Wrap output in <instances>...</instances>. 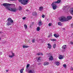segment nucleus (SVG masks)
<instances>
[{"mask_svg":"<svg viewBox=\"0 0 73 73\" xmlns=\"http://www.w3.org/2000/svg\"><path fill=\"white\" fill-rule=\"evenodd\" d=\"M3 6L4 7H6V8L7 10H9V11H11V12H16L17 11V9H16V8L15 7L14 8H9L8 7V6H9V5H11L13 7H15V5L14 4H9L7 3H3Z\"/></svg>","mask_w":73,"mask_h":73,"instance_id":"f257e3e1","label":"nucleus"},{"mask_svg":"<svg viewBox=\"0 0 73 73\" xmlns=\"http://www.w3.org/2000/svg\"><path fill=\"white\" fill-rule=\"evenodd\" d=\"M59 20L60 21H61L62 22L68 21L67 19L64 17H61L59 18Z\"/></svg>","mask_w":73,"mask_h":73,"instance_id":"f03ea898","label":"nucleus"},{"mask_svg":"<svg viewBox=\"0 0 73 73\" xmlns=\"http://www.w3.org/2000/svg\"><path fill=\"white\" fill-rule=\"evenodd\" d=\"M28 0H23V1L22 0H19V2H21V4L23 5H26L28 3Z\"/></svg>","mask_w":73,"mask_h":73,"instance_id":"7ed1b4c3","label":"nucleus"},{"mask_svg":"<svg viewBox=\"0 0 73 73\" xmlns=\"http://www.w3.org/2000/svg\"><path fill=\"white\" fill-rule=\"evenodd\" d=\"M51 5L53 9H56V8H57V6H56V3H54V2H53Z\"/></svg>","mask_w":73,"mask_h":73,"instance_id":"20e7f679","label":"nucleus"},{"mask_svg":"<svg viewBox=\"0 0 73 73\" xmlns=\"http://www.w3.org/2000/svg\"><path fill=\"white\" fill-rule=\"evenodd\" d=\"M67 46H66V45H63L62 46V51L63 52H65V50H66V49Z\"/></svg>","mask_w":73,"mask_h":73,"instance_id":"39448f33","label":"nucleus"},{"mask_svg":"<svg viewBox=\"0 0 73 73\" xmlns=\"http://www.w3.org/2000/svg\"><path fill=\"white\" fill-rule=\"evenodd\" d=\"M7 21L8 22H10L11 23H12L13 22V21L12 19L11 18H9L7 19Z\"/></svg>","mask_w":73,"mask_h":73,"instance_id":"423d86ee","label":"nucleus"},{"mask_svg":"<svg viewBox=\"0 0 73 73\" xmlns=\"http://www.w3.org/2000/svg\"><path fill=\"white\" fill-rule=\"evenodd\" d=\"M29 73H35V69H31L29 70Z\"/></svg>","mask_w":73,"mask_h":73,"instance_id":"0eeeda50","label":"nucleus"},{"mask_svg":"<svg viewBox=\"0 0 73 73\" xmlns=\"http://www.w3.org/2000/svg\"><path fill=\"white\" fill-rule=\"evenodd\" d=\"M12 55H9V57H10V58H12V57H14V56H15V53L13 52L12 53Z\"/></svg>","mask_w":73,"mask_h":73,"instance_id":"6e6552de","label":"nucleus"},{"mask_svg":"<svg viewBox=\"0 0 73 73\" xmlns=\"http://www.w3.org/2000/svg\"><path fill=\"white\" fill-rule=\"evenodd\" d=\"M47 45H48L47 47L48 48H49V49H51V48H52V46H51V44H50L48 43L47 44Z\"/></svg>","mask_w":73,"mask_h":73,"instance_id":"1a4fd4ad","label":"nucleus"},{"mask_svg":"<svg viewBox=\"0 0 73 73\" xmlns=\"http://www.w3.org/2000/svg\"><path fill=\"white\" fill-rule=\"evenodd\" d=\"M38 24L39 26H41V25H42V23L41 21L40 20L38 21Z\"/></svg>","mask_w":73,"mask_h":73,"instance_id":"9d476101","label":"nucleus"},{"mask_svg":"<svg viewBox=\"0 0 73 73\" xmlns=\"http://www.w3.org/2000/svg\"><path fill=\"white\" fill-rule=\"evenodd\" d=\"M55 64L57 66H58L60 65V62L58 61H55Z\"/></svg>","mask_w":73,"mask_h":73,"instance_id":"9b49d317","label":"nucleus"},{"mask_svg":"<svg viewBox=\"0 0 73 73\" xmlns=\"http://www.w3.org/2000/svg\"><path fill=\"white\" fill-rule=\"evenodd\" d=\"M64 57L61 55H60L58 56V58L60 60H61V59H63Z\"/></svg>","mask_w":73,"mask_h":73,"instance_id":"f8f14e48","label":"nucleus"},{"mask_svg":"<svg viewBox=\"0 0 73 73\" xmlns=\"http://www.w3.org/2000/svg\"><path fill=\"white\" fill-rule=\"evenodd\" d=\"M70 13L71 15H73V8H71L70 9Z\"/></svg>","mask_w":73,"mask_h":73,"instance_id":"ddd939ff","label":"nucleus"},{"mask_svg":"<svg viewBox=\"0 0 73 73\" xmlns=\"http://www.w3.org/2000/svg\"><path fill=\"white\" fill-rule=\"evenodd\" d=\"M72 17L71 16H68L67 17V21L68 20H70L72 19Z\"/></svg>","mask_w":73,"mask_h":73,"instance_id":"4468645a","label":"nucleus"},{"mask_svg":"<svg viewBox=\"0 0 73 73\" xmlns=\"http://www.w3.org/2000/svg\"><path fill=\"white\" fill-rule=\"evenodd\" d=\"M54 3L55 4L56 3H60V2H61V0H58L57 1H56L55 2H54Z\"/></svg>","mask_w":73,"mask_h":73,"instance_id":"2eb2a0df","label":"nucleus"},{"mask_svg":"<svg viewBox=\"0 0 73 73\" xmlns=\"http://www.w3.org/2000/svg\"><path fill=\"white\" fill-rule=\"evenodd\" d=\"M33 16H36L37 15V13L36 12H33Z\"/></svg>","mask_w":73,"mask_h":73,"instance_id":"dca6fc26","label":"nucleus"},{"mask_svg":"<svg viewBox=\"0 0 73 73\" xmlns=\"http://www.w3.org/2000/svg\"><path fill=\"white\" fill-rule=\"evenodd\" d=\"M53 60V57L52 56H50L49 58V61H52Z\"/></svg>","mask_w":73,"mask_h":73,"instance_id":"f3484780","label":"nucleus"},{"mask_svg":"<svg viewBox=\"0 0 73 73\" xmlns=\"http://www.w3.org/2000/svg\"><path fill=\"white\" fill-rule=\"evenodd\" d=\"M37 55L39 56V55H41V56H43V54L41 52H39L37 54Z\"/></svg>","mask_w":73,"mask_h":73,"instance_id":"a211bd4d","label":"nucleus"},{"mask_svg":"<svg viewBox=\"0 0 73 73\" xmlns=\"http://www.w3.org/2000/svg\"><path fill=\"white\" fill-rule=\"evenodd\" d=\"M44 65L46 66L48 65L49 64V62H45L44 63Z\"/></svg>","mask_w":73,"mask_h":73,"instance_id":"6ab92c4d","label":"nucleus"},{"mask_svg":"<svg viewBox=\"0 0 73 73\" xmlns=\"http://www.w3.org/2000/svg\"><path fill=\"white\" fill-rule=\"evenodd\" d=\"M7 25L8 26L9 25H11V23L9 22H8L7 23Z\"/></svg>","mask_w":73,"mask_h":73,"instance_id":"aec40b11","label":"nucleus"},{"mask_svg":"<svg viewBox=\"0 0 73 73\" xmlns=\"http://www.w3.org/2000/svg\"><path fill=\"white\" fill-rule=\"evenodd\" d=\"M39 11H42L43 9V7H39Z\"/></svg>","mask_w":73,"mask_h":73,"instance_id":"412c9836","label":"nucleus"},{"mask_svg":"<svg viewBox=\"0 0 73 73\" xmlns=\"http://www.w3.org/2000/svg\"><path fill=\"white\" fill-rule=\"evenodd\" d=\"M52 34L50 33L48 36V38H50V37H52Z\"/></svg>","mask_w":73,"mask_h":73,"instance_id":"4be33fe9","label":"nucleus"},{"mask_svg":"<svg viewBox=\"0 0 73 73\" xmlns=\"http://www.w3.org/2000/svg\"><path fill=\"white\" fill-rule=\"evenodd\" d=\"M41 57H39V58H38V62H40L41 61Z\"/></svg>","mask_w":73,"mask_h":73,"instance_id":"5701e85b","label":"nucleus"},{"mask_svg":"<svg viewBox=\"0 0 73 73\" xmlns=\"http://www.w3.org/2000/svg\"><path fill=\"white\" fill-rule=\"evenodd\" d=\"M40 28L39 27H37L36 31H40Z\"/></svg>","mask_w":73,"mask_h":73,"instance_id":"b1692460","label":"nucleus"},{"mask_svg":"<svg viewBox=\"0 0 73 73\" xmlns=\"http://www.w3.org/2000/svg\"><path fill=\"white\" fill-rule=\"evenodd\" d=\"M24 70V68H22L21 70H20V72L21 73H23V71Z\"/></svg>","mask_w":73,"mask_h":73,"instance_id":"393cba45","label":"nucleus"},{"mask_svg":"<svg viewBox=\"0 0 73 73\" xmlns=\"http://www.w3.org/2000/svg\"><path fill=\"white\" fill-rule=\"evenodd\" d=\"M54 36L55 37H56V38H57V37H58L59 36V35H57L56 34H54Z\"/></svg>","mask_w":73,"mask_h":73,"instance_id":"a878e982","label":"nucleus"},{"mask_svg":"<svg viewBox=\"0 0 73 73\" xmlns=\"http://www.w3.org/2000/svg\"><path fill=\"white\" fill-rule=\"evenodd\" d=\"M28 47H29L28 46H26L24 45L23 46V48H28Z\"/></svg>","mask_w":73,"mask_h":73,"instance_id":"bb28decb","label":"nucleus"},{"mask_svg":"<svg viewBox=\"0 0 73 73\" xmlns=\"http://www.w3.org/2000/svg\"><path fill=\"white\" fill-rule=\"evenodd\" d=\"M24 27L25 28V29H27V25H26V24H25L24 25Z\"/></svg>","mask_w":73,"mask_h":73,"instance_id":"cd10ccee","label":"nucleus"},{"mask_svg":"<svg viewBox=\"0 0 73 73\" xmlns=\"http://www.w3.org/2000/svg\"><path fill=\"white\" fill-rule=\"evenodd\" d=\"M56 44H54L53 45V48H56Z\"/></svg>","mask_w":73,"mask_h":73,"instance_id":"c85d7f7f","label":"nucleus"},{"mask_svg":"<svg viewBox=\"0 0 73 73\" xmlns=\"http://www.w3.org/2000/svg\"><path fill=\"white\" fill-rule=\"evenodd\" d=\"M19 11H21V10L22 9V7H21V6H19Z\"/></svg>","mask_w":73,"mask_h":73,"instance_id":"c756f323","label":"nucleus"},{"mask_svg":"<svg viewBox=\"0 0 73 73\" xmlns=\"http://www.w3.org/2000/svg\"><path fill=\"white\" fill-rule=\"evenodd\" d=\"M58 25H62L61 23L60 22H58Z\"/></svg>","mask_w":73,"mask_h":73,"instance_id":"7c9ffc66","label":"nucleus"},{"mask_svg":"<svg viewBox=\"0 0 73 73\" xmlns=\"http://www.w3.org/2000/svg\"><path fill=\"white\" fill-rule=\"evenodd\" d=\"M30 65V64H28L27 66V67H26L27 68H28L29 66Z\"/></svg>","mask_w":73,"mask_h":73,"instance_id":"2f4dec72","label":"nucleus"},{"mask_svg":"<svg viewBox=\"0 0 73 73\" xmlns=\"http://www.w3.org/2000/svg\"><path fill=\"white\" fill-rule=\"evenodd\" d=\"M52 25V23H49L48 24V26L49 27H50Z\"/></svg>","mask_w":73,"mask_h":73,"instance_id":"473e14b6","label":"nucleus"},{"mask_svg":"<svg viewBox=\"0 0 73 73\" xmlns=\"http://www.w3.org/2000/svg\"><path fill=\"white\" fill-rule=\"evenodd\" d=\"M35 41V39H33L32 40V42H34Z\"/></svg>","mask_w":73,"mask_h":73,"instance_id":"72a5a7b5","label":"nucleus"},{"mask_svg":"<svg viewBox=\"0 0 73 73\" xmlns=\"http://www.w3.org/2000/svg\"><path fill=\"white\" fill-rule=\"evenodd\" d=\"M63 67H64V68H66V65L65 64H64L63 65Z\"/></svg>","mask_w":73,"mask_h":73,"instance_id":"f704fd0d","label":"nucleus"},{"mask_svg":"<svg viewBox=\"0 0 73 73\" xmlns=\"http://www.w3.org/2000/svg\"><path fill=\"white\" fill-rule=\"evenodd\" d=\"M51 40L52 41H56V40L55 39H51Z\"/></svg>","mask_w":73,"mask_h":73,"instance_id":"c9c22d12","label":"nucleus"},{"mask_svg":"<svg viewBox=\"0 0 73 73\" xmlns=\"http://www.w3.org/2000/svg\"><path fill=\"white\" fill-rule=\"evenodd\" d=\"M26 18V17H23V18L22 19H23V20H25V19Z\"/></svg>","mask_w":73,"mask_h":73,"instance_id":"e433bc0d","label":"nucleus"},{"mask_svg":"<svg viewBox=\"0 0 73 73\" xmlns=\"http://www.w3.org/2000/svg\"><path fill=\"white\" fill-rule=\"evenodd\" d=\"M42 17L43 18H44L45 17V15H42Z\"/></svg>","mask_w":73,"mask_h":73,"instance_id":"4c0bfd02","label":"nucleus"},{"mask_svg":"<svg viewBox=\"0 0 73 73\" xmlns=\"http://www.w3.org/2000/svg\"><path fill=\"white\" fill-rule=\"evenodd\" d=\"M70 43L72 45H73V42H70Z\"/></svg>","mask_w":73,"mask_h":73,"instance_id":"58836bf2","label":"nucleus"},{"mask_svg":"<svg viewBox=\"0 0 73 73\" xmlns=\"http://www.w3.org/2000/svg\"><path fill=\"white\" fill-rule=\"evenodd\" d=\"M71 70H73V68L72 67L71 68Z\"/></svg>","mask_w":73,"mask_h":73,"instance_id":"ea45409f","label":"nucleus"},{"mask_svg":"<svg viewBox=\"0 0 73 73\" xmlns=\"http://www.w3.org/2000/svg\"><path fill=\"white\" fill-rule=\"evenodd\" d=\"M6 72H8V70H6Z\"/></svg>","mask_w":73,"mask_h":73,"instance_id":"a19ab883","label":"nucleus"},{"mask_svg":"<svg viewBox=\"0 0 73 73\" xmlns=\"http://www.w3.org/2000/svg\"><path fill=\"white\" fill-rule=\"evenodd\" d=\"M30 27H32V25H30Z\"/></svg>","mask_w":73,"mask_h":73,"instance_id":"79ce46f5","label":"nucleus"},{"mask_svg":"<svg viewBox=\"0 0 73 73\" xmlns=\"http://www.w3.org/2000/svg\"><path fill=\"white\" fill-rule=\"evenodd\" d=\"M32 24H34V22H33Z\"/></svg>","mask_w":73,"mask_h":73,"instance_id":"37998d69","label":"nucleus"},{"mask_svg":"<svg viewBox=\"0 0 73 73\" xmlns=\"http://www.w3.org/2000/svg\"><path fill=\"white\" fill-rule=\"evenodd\" d=\"M1 40V38H0V41Z\"/></svg>","mask_w":73,"mask_h":73,"instance_id":"c03bdc74","label":"nucleus"},{"mask_svg":"<svg viewBox=\"0 0 73 73\" xmlns=\"http://www.w3.org/2000/svg\"><path fill=\"white\" fill-rule=\"evenodd\" d=\"M27 11H28V10H27Z\"/></svg>","mask_w":73,"mask_h":73,"instance_id":"a18cd8bd","label":"nucleus"},{"mask_svg":"<svg viewBox=\"0 0 73 73\" xmlns=\"http://www.w3.org/2000/svg\"><path fill=\"white\" fill-rule=\"evenodd\" d=\"M72 35H73V34H72Z\"/></svg>","mask_w":73,"mask_h":73,"instance_id":"49530a36","label":"nucleus"}]
</instances>
